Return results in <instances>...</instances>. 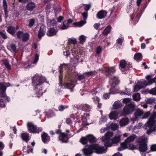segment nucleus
<instances>
[{
	"label": "nucleus",
	"instance_id": "12",
	"mask_svg": "<svg viewBox=\"0 0 156 156\" xmlns=\"http://www.w3.org/2000/svg\"><path fill=\"white\" fill-rule=\"evenodd\" d=\"M80 141L82 144H85L88 142L90 143H94L96 141V139L93 135L89 134L86 137L82 138Z\"/></svg>",
	"mask_w": 156,
	"mask_h": 156
},
{
	"label": "nucleus",
	"instance_id": "16",
	"mask_svg": "<svg viewBox=\"0 0 156 156\" xmlns=\"http://www.w3.org/2000/svg\"><path fill=\"white\" fill-rule=\"evenodd\" d=\"M34 61L31 63L25 66V67L27 69H29L30 68L34 67L36 66L39 59V52L36 51V52L34 54V56L33 57Z\"/></svg>",
	"mask_w": 156,
	"mask_h": 156
},
{
	"label": "nucleus",
	"instance_id": "18",
	"mask_svg": "<svg viewBox=\"0 0 156 156\" xmlns=\"http://www.w3.org/2000/svg\"><path fill=\"white\" fill-rule=\"evenodd\" d=\"M78 115L76 116L73 114L71 115L69 118L66 119V123L69 125H71L73 122L76 118L77 120L79 119V117H78Z\"/></svg>",
	"mask_w": 156,
	"mask_h": 156
},
{
	"label": "nucleus",
	"instance_id": "2",
	"mask_svg": "<svg viewBox=\"0 0 156 156\" xmlns=\"http://www.w3.org/2000/svg\"><path fill=\"white\" fill-rule=\"evenodd\" d=\"M45 77L43 76L41 74H36L32 78V84L33 86H36L35 90L34 91L35 93L34 97L39 98L42 94V87L40 86L45 80Z\"/></svg>",
	"mask_w": 156,
	"mask_h": 156
},
{
	"label": "nucleus",
	"instance_id": "11",
	"mask_svg": "<svg viewBox=\"0 0 156 156\" xmlns=\"http://www.w3.org/2000/svg\"><path fill=\"white\" fill-rule=\"evenodd\" d=\"M77 112L76 114L80 116L81 115L82 112L84 111L86 112H89L91 108L88 105L85 104L77 106Z\"/></svg>",
	"mask_w": 156,
	"mask_h": 156
},
{
	"label": "nucleus",
	"instance_id": "43",
	"mask_svg": "<svg viewBox=\"0 0 156 156\" xmlns=\"http://www.w3.org/2000/svg\"><path fill=\"white\" fill-rule=\"evenodd\" d=\"M69 106L68 105H60L58 107V110L61 112L63 111L65 109L68 108Z\"/></svg>",
	"mask_w": 156,
	"mask_h": 156
},
{
	"label": "nucleus",
	"instance_id": "64",
	"mask_svg": "<svg viewBox=\"0 0 156 156\" xmlns=\"http://www.w3.org/2000/svg\"><path fill=\"white\" fill-rule=\"evenodd\" d=\"M151 150L152 151H156V144L152 145L151 146Z\"/></svg>",
	"mask_w": 156,
	"mask_h": 156
},
{
	"label": "nucleus",
	"instance_id": "58",
	"mask_svg": "<svg viewBox=\"0 0 156 156\" xmlns=\"http://www.w3.org/2000/svg\"><path fill=\"white\" fill-rule=\"evenodd\" d=\"M23 34V32L19 31L17 33V37L19 39L22 38Z\"/></svg>",
	"mask_w": 156,
	"mask_h": 156
},
{
	"label": "nucleus",
	"instance_id": "42",
	"mask_svg": "<svg viewBox=\"0 0 156 156\" xmlns=\"http://www.w3.org/2000/svg\"><path fill=\"white\" fill-rule=\"evenodd\" d=\"M3 63L5 66V67L8 69L10 70L11 69V66L9 64L8 61L6 59H4L2 60Z\"/></svg>",
	"mask_w": 156,
	"mask_h": 156
},
{
	"label": "nucleus",
	"instance_id": "24",
	"mask_svg": "<svg viewBox=\"0 0 156 156\" xmlns=\"http://www.w3.org/2000/svg\"><path fill=\"white\" fill-rule=\"evenodd\" d=\"M119 113L117 111H112L109 114V116L111 119H116L118 118Z\"/></svg>",
	"mask_w": 156,
	"mask_h": 156
},
{
	"label": "nucleus",
	"instance_id": "46",
	"mask_svg": "<svg viewBox=\"0 0 156 156\" xmlns=\"http://www.w3.org/2000/svg\"><path fill=\"white\" fill-rule=\"evenodd\" d=\"M107 117L106 116H102L100 119L99 121V124H102L105 122L107 120Z\"/></svg>",
	"mask_w": 156,
	"mask_h": 156
},
{
	"label": "nucleus",
	"instance_id": "63",
	"mask_svg": "<svg viewBox=\"0 0 156 156\" xmlns=\"http://www.w3.org/2000/svg\"><path fill=\"white\" fill-rule=\"evenodd\" d=\"M2 99L0 98V107L2 108H3L5 106L4 103Z\"/></svg>",
	"mask_w": 156,
	"mask_h": 156
},
{
	"label": "nucleus",
	"instance_id": "41",
	"mask_svg": "<svg viewBox=\"0 0 156 156\" xmlns=\"http://www.w3.org/2000/svg\"><path fill=\"white\" fill-rule=\"evenodd\" d=\"M133 100L136 101H138L140 99V95L139 93H136L133 94Z\"/></svg>",
	"mask_w": 156,
	"mask_h": 156
},
{
	"label": "nucleus",
	"instance_id": "26",
	"mask_svg": "<svg viewBox=\"0 0 156 156\" xmlns=\"http://www.w3.org/2000/svg\"><path fill=\"white\" fill-rule=\"evenodd\" d=\"M45 27L44 26H41L40 27L38 34V37L41 38L45 34Z\"/></svg>",
	"mask_w": 156,
	"mask_h": 156
},
{
	"label": "nucleus",
	"instance_id": "29",
	"mask_svg": "<svg viewBox=\"0 0 156 156\" xmlns=\"http://www.w3.org/2000/svg\"><path fill=\"white\" fill-rule=\"evenodd\" d=\"M27 10L32 11L35 7V5L34 2H31L27 4L26 6Z\"/></svg>",
	"mask_w": 156,
	"mask_h": 156
},
{
	"label": "nucleus",
	"instance_id": "19",
	"mask_svg": "<svg viewBox=\"0 0 156 156\" xmlns=\"http://www.w3.org/2000/svg\"><path fill=\"white\" fill-rule=\"evenodd\" d=\"M42 140L44 144L47 143L50 140V136L47 133L44 132L41 135Z\"/></svg>",
	"mask_w": 156,
	"mask_h": 156
},
{
	"label": "nucleus",
	"instance_id": "30",
	"mask_svg": "<svg viewBox=\"0 0 156 156\" xmlns=\"http://www.w3.org/2000/svg\"><path fill=\"white\" fill-rule=\"evenodd\" d=\"M21 137L23 140L26 142H27L30 139L29 134L26 133H22Z\"/></svg>",
	"mask_w": 156,
	"mask_h": 156
},
{
	"label": "nucleus",
	"instance_id": "49",
	"mask_svg": "<svg viewBox=\"0 0 156 156\" xmlns=\"http://www.w3.org/2000/svg\"><path fill=\"white\" fill-rule=\"evenodd\" d=\"M78 80L83 82L85 80V76L84 75H79L78 76Z\"/></svg>",
	"mask_w": 156,
	"mask_h": 156
},
{
	"label": "nucleus",
	"instance_id": "47",
	"mask_svg": "<svg viewBox=\"0 0 156 156\" xmlns=\"http://www.w3.org/2000/svg\"><path fill=\"white\" fill-rule=\"evenodd\" d=\"M54 115V113L51 110L49 111L47 113H45V116L48 118H50Z\"/></svg>",
	"mask_w": 156,
	"mask_h": 156
},
{
	"label": "nucleus",
	"instance_id": "4",
	"mask_svg": "<svg viewBox=\"0 0 156 156\" xmlns=\"http://www.w3.org/2000/svg\"><path fill=\"white\" fill-rule=\"evenodd\" d=\"M107 147L96 144L89 146L88 148L83 149V151L85 156H90L93 152L98 154L105 153L107 151Z\"/></svg>",
	"mask_w": 156,
	"mask_h": 156
},
{
	"label": "nucleus",
	"instance_id": "54",
	"mask_svg": "<svg viewBox=\"0 0 156 156\" xmlns=\"http://www.w3.org/2000/svg\"><path fill=\"white\" fill-rule=\"evenodd\" d=\"M142 56V54L140 53H138L135 54L134 56V58L135 60H137Z\"/></svg>",
	"mask_w": 156,
	"mask_h": 156
},
{
	"label": "nucleus",
	"instance_id": "60",
	"mask_svg": "<svg viewBox=\"0 0 156 156\" xmlns=\"http://www.w3.org/2000/svg\"><path fill=\"white\" fill-rule=\"evenodd\" d=\"M35 23V20L34 19H31L29 22V26L31 27L33 26Z\"/></svg>",
	"mask_w": 156,
	"mask_h": 156
},
{
	"label": "nucleus",
	"instance_id": "9",
	"mask_svg": "<svg viewBox=\"0 0 156 156\" xmlns=\"http://www.w3.org/2000/svg\"><path fill=\"white\" fill-rule=\"evenodd\" d=\"M135 105L134 102L126 104L124 107L122 115L125 116L131 113L134 110Z\"/></svg>",
	"mask_w": 156,
	"mask_h": 156
},
{
	"label": "nucleus",
	"instance_id": "23",
	"mask_svg": "<svg viewBox=\"0 0 156 156\" xmlns=\"http://www.w3.org/2000/svg\"><path fill=\"white\" fill-rule=\"evenodd\" d=\"M139 87L141 88H144L146 86L149 85L147 82L144 80H141L137 83Z\"/></svg>",
	"mask_w": 156,
	"mask_h": 156
},
{
	"label": "nucleus",
	"instance_id": "21",
	"mask_svg": "<svg viewBox=\"0 0 156 156\" xmlns=\"http://www.w3.org/2000/svg\"><path fill=\"white\" fill-rule=\"evenodd\" d=\"M123 37L122 36H121L120 37H119L117 39L116 41V43L115 45V46H116V48H122V44L123 41Z\"/></svg>",
	"mask_w": 156,
	"mask_h": 156
},
{
	"label": "nucleus",
	"instance_id": "15",
	"mask_svg": "<svg viewBox=\"0 0 156 156\" xmlns=\"http://www.w3.org/2000/svg\"><path fill=\"white\" fill-rule=\"evenodd\" d=\"M56 134L58 135V139L62 143H66L67 142V135L64 133H62L60 129H57L55 131Z\"/></svg>",
	"mask_w": 156,
	"mask_h": 156
},
{
	"label": "nucleus",
	"instance_id": "55",
	"mask_svg": "<svg viewBox=\"0 0 156 156\" xmlns=\"http://www.w3.org/2000/svg\"><path fill=\"white\" fill-rule=\"evenodd\" d=\"M150 115V112L148 111L145 113L142 117V119H146Z\"/></svg>",
	"mask_w": 156,
	"mask_h": 156
},
{
	"label": "nucleus",
	"instance_id": "32",
	"mask_svg": "<svg viewBox=\"0 0 156 156\" xmlns=\"http://www.w3.org/2000/svg\"><path fill=\"white\" fill-rule=\"evenodd\" d=\"M112 27L109 25H108L104 30L102 32V34L105 35H107L111 31Z\"/></svg>",
	"mask_w": 156,
	"mask_h": 156
},
{
	"label": "nucleus",
	"instance_id": "20",
	"mask_svg": "<svg viewBox=\"0 0 156 156\" xmlns=\"http://www.w3.org/2000/svg\"><path fill=\"white\" fill-rule=\"evenodd\" d=\"M27 126L28 131L30 133H34L36 126L31 122H28Z\"/></svg>",
	"mask_w": 156,
	"mask_h": 156
},
{
	"label": "nucleus",
	"instance_id": "5",
	"mask_svg": "<svg viewBox=\"0 0 156 156\" xmlns=\"http://www.w3.org/2000/svg\"><path fill=\"white\" fill-rule=\"evenodd\" d=\"M155 109H156V105L154 106ZM156 112H154L150 116L148 121L144 124V127L145 129H147V133L150 135L156 129L155 123L156 120Z\"/></svg>",
	"mask_w": 156,
	"mask_h": 156
},
{
	"label": "nucleus",
	"instance_id": "39",
	"mask_svg": "<svg viewBox=\"0 0 156 156\" xmlns=\"http://www.w3.org/2000/svg\"><path fill=\"white\" fill-rule=\"evenodd\" d=\"M126 149H128V147L124 142H123L121 144L120 146L118 147V150L119 151H122Z\"/></svg>",
	"mask_w": 156,
	"mask_h": 156
},
{
	"label": "nucleus",
	"instance_id": "52",
	"mask_svg": "<svg viewBox=\"0 0 156 156\" xmlns=\"http://www.w3.org/2000/svg\"><path fill=\"white\" fill-rule=\"evenodd\" d=\"M156 101V99L153 98H147L145 100L146 103L151 104Z\"/></svg>",
	"mask_w": 156,
	"mask_h": 156
},
{
	"label": "nucleus",
	"instance_id": "59",
	"mask_svg": "<svg viewBox=\"0 0 156 156\" xmlns=\"http://www.w3.org/2000/svg\"><path fill=\"white\" fill-rule=\"evenodd\" d=\"M149 92L150 94L156 95V87L151 89Z\"/></svg>",
	"mask_w": 156,
	"mask_h": 156
},
{
	"label": "nucleus",
	"instance_id": "27",
	"mask_svg": "<svg viewBox=\"0 0 156 156\" xmlns=\"http://www.w3.org/2000/svg\"><path fill=\"white\" fill-rule=\"evenodd\" d=\"M3 6L4 9L5 14V17L6 18H7L8 17V11H7V3L6 0H3Z\"/></svg>",
	"mask_w": 156,
	"mask_h": 156
},
{
	"label": "nucleus",
	"instance_id": "34",
	"mask_svg": "<svg viewBox=\"0 0 156 156\" xmlns=\"http://www.w3.org/2000/svg\"><path fill=\"white\" fill-rule=\"evenodd\" d=\"M122 106L121 103L119 101H116L114 103L113 105V107L114 109H117Z\"/></svg>",
	"mask_w": 156,
	"mask_h": 156
},
{
	"label": "nucleus",
	"instance_id": "36",
	"mask_svg": "<svg viewBox=\"0 0 156 156\" xmlns=\"http://www.w3.org/2000/svg\"><path fill=\"white\" fill-rule=\"evenodd\" d=\"M143 114L144 112L142 110L138 108L136 110L134 114L135 116L138 117L142 115Z\"/></svg>",
	"mask_w": 156,
	"mask_h": 156
},
{
	"label": "nucleus",
	"instance_id": "53",
	"mask_svg": "<svg viewBox=\"0 0 156 156\" xmlns=\"http://www.w3.org/2000/svg\"><path fill=\"white\" fill-rule=\"evenodd\" d=\"M111 124V128L113 130H116L118 127V125L116 123H112L110 124Z\"/></svg>",
	"mask_w": 156,
	"mask_h": 156
},
{
	"label": "nucleus",
	"instance_id": "51",
	"mask_svg": "<svg viewBox=\"0 0 156 156\" xmlns=\"http://www.w3.org/2000/svg\"><path fill=\"white\" fill-rule=\"evenodd\" d=\"M69 42L71 43L72 45H74L76 44L77 41L76 38H70L68 39Z\"/></svg>",
	"mask_w": 156,
	"mask_h": 156
},
{
	"label": "nucleus",
	"instance_id": "28",
	"mask_svg": "<svg viewBox=\"0 0 156 156\" xmlns=\"http://www.w3.org/2000/svg\"><path fill=\"white\" fill-rule=\"evenodd\" d=\"M129 120L127 118H125L121 119L119 123L121 126H125L127 125L129 122Z\"/></svg>",
	"mask_w": 156,
	"mask_h": 156
},
{
	"label": "nucleus",
	"instance_id": "38",
	"mask_svg": "<svg viewBox=\"0 0 156 156\" xmlns=\"http://www.w3.org/2000/svg\"><path fill=\"white\" fill-rule=\"evenodd\" d=\"M86 38L87 37L84 35H80L79 38L80 44H82V45L86 41Z\"/></svg>",
	"mask_w": 156,
	"mask_h": 156
},
{
	"label": "nucleus",
	"instance_id": "56",
	"mask_svg": "<svg viewBox=\"0 0 156 156\" xmlns=\"http://www.w3.org/2000/svg\"><path fill=\"white\" fill-rule=\"evenodd\" d=\"M0 37H2L4 39H6L7 38V36L6 35V33L5 32H3L0 31Z\"/></svg>",
	"mask_w": 156,
	"mask_h": 156
},
{
	"label": "nucleus",
	"instance_id": "40",
	"mask_svg": "<svg viewBox=\"0 0 156 156\" xmlns=\"http://www.w3.org/2000/svg\"><path fill=\"white\" fill-rule=\"evenodd\" d=\"M7 31L9 34L12 35L15 33L16 30L14 27L10 26L8 27Z\"/></svg>",
	"mask_w": 156,
	"mask_h": 156
},
{
	"label": "nucleus",
	"instance_id": "1",
	"mask_svg": "<svg viewBox=\"0 0 156 156\" xmlns=\"http://www.w3.org/2000/svg\"><path fill=\"white\" fill-rule=\"evenodd\" d=\"M63 55L71 59L69 64L63 63L59 67V84L63 89H68L71 92L75 87L74 80L78 73L75 72V67L80 60L82 61L80 49H65Z\"/></svg>",
	"mask_w": 156,
	"mask_h": 156
},
{
	"label": "nucleus",
	"instance_id": "45",
	"mask_svg": "<svg viewBox=\"0 0 156 156\" xmlns=\"http://www.w3.org/2000/svg\"><path fill=\"white\" fill-rule=\"evenodd\" d=\"M29 34L27 33H25L23 34L22 39L23 41H26L29 39Z\"/></svg>",
	"mask_w": 156,
	"mask_h": 156
},
{
	"label": "nucleus",
	"instance_id": "6",
	"mask_svg": "<svg viewBox=\"0 0 156 156\" xmlns=\"http://www.w3.org/2000/svg\"><path fill=\"white\" fill-rule=\"evenodd\" d=\"M106 75L109 77V84L111 86H115L119 83L118 78L116 76H113L112 75L115 71L114 67L105 68L103 69Z\"/></svg>",
	"mask_w": 156,
	"mask_h": 156
},
{
	"label": "nucleus",
	"instance_id": "37",
	"mask_svg": "<svg viewBox=\"0 0 156 156\" xmlns=\"http://www.w3.org/2000/svg\"><path fill=\"white\" fill-rule=\"evenodd\" d=\"M152 77L151 75H147L146 76V78L147 80V83L148 85H151L154 83V79H151Z\"/></svg>",
	"mask_w": 156,
	"mask_h": 156
},
{
	"label": "nucleus",
	"instance_id": "8",
	"mask_svg": "<svg viewBox=\"0 0 156 156\" xmlns=\"http://www.w3.org/2000/svg\"><path fill=\"white\" fill-rule=\"evenodd\" d=\"M147 139L144 136L139 137L137 141L140 143L139 150L140 152H145L147 149V145L146 144Z\"/></svg>",
	"mask_w": 156,
	"mask_h": 156
},
{
	"label": "nucleus",
	"instance_id": "14",
	"mask_svg": "<svg viewBox=\"0 0 156 156\" xmlns=\"http://www.w3.org/2000/svg\"><path fill=\"white\" fill-rule=\"evenodd\" d=\"M78 117H79V118L81 119V120H78L77 122L75 123L74 127L76 129H77L76 133H79L81 130L82 127L83 125V123L82 120L83 119L84 120L85 119V118L82 117V115H81L80 116H78Z\"/></svg>",
	"mask_w": 156,
	"mask_h": 156
},
{
	"label": "nucleus",
	"instance_id": "62",
	"mask_svg": "<svg viewBox=\"0 0 156 156\" xmlns=\"http://www.w3.org/2000/svg\"><path fill=\"white\" fill-rule=\"evenodd\" d=\"M94 102L95 103H98L100 100L99 98L97 96H94L92 98Z\"/></svg>",
	"mask_w": 156,
	"mask_h": 156
},
{
	"label": "nucleus",
	"instance_id": "10",
	"mask_svg": "<svg viewBox=\"0 0 156 156\" xmlns=\"http://www.w3.org/2000/svg\"><path fill=\"white\" fill-rule=\"evenodd\" d=\"M9 83H0V95L2 97L5 98V100L8 101H10V99L9 97L6 96L5 91L6 87H9Z\"/></svg>",
	"mask_w": 156,
	"mask_h": 156
},
{
	"label": "nucleus",
	"instance_id": "33",
	"mask_svg": "<svg viewBox=\"0 0 156 156\" xmlns=\"http://www.w3.org/2000/svg\"><path fill=\"white\" fill-rule=\"evenodd\" d=\"M97 73V72L96 71H90L86 72L84 73V75L87 77H89L95 75Z\"/></svg>",
	"mask_w": 156,
	"mask_h": 156
},
{
	"label": "nucleus",
	"instance_id": "17",
	"mask_svg": "<svg viewBox=\"0 0 156 156\" xmlns=\"http://www.w3.org/2000/svg\"><path fill=\"white\" fill-rule=\"evenodd\" d=\"M82 16L83 17L84 20H82L79 22L74 23H73L74 25L81 27L84 25L86 23V20L87 17L88 13L87 11H85L82 14Z\"/></svg>",
	"mask_w": 156,
	"mask_h": 156
},
{
	"label": "nucleus",
	"instance_id": "22",
	"mask_svg": "<svg viewBox=\"0 0 156 156\" xmlns=\"http://www.w3.org/2000/svg\"><path fill=\"white\" fill-rule=\"evenodd\" d=\"M107 12L105 10H101L100 11L97 15V17L99 19L105 18L107 15Z\"/></svg>",
	"mask_w": 156,
	"mask_h": 156
},
{
	"label": "nucleus",
	"instance_id": "57",
	"mask_svg": "<svg viewBox=\"0 0 156 156\" xmlns=\"http://www.w3.org/2000/svg\"><path fill=\"white\" fill-rule=\"evenodd\" d=\"M141 89L137 83V84L134 87L133 91L137 92Z\"/></svg>",
	"mask_w": 156,
	"mask_h": 156
},
{
	"label": "nucleus",
	"instance_id": "35",
	"mask_svg": "<svg viewBox=\"0 0 156 156\" xmlns=\"http://www.w3.org/2000/svg\"><path fill=\"white\" fill-rule=\"evenodd\" d=\"M131 90L129 88H126L125 90H122L120 92V94H122L126 95H129L131 93Z\"/></svg>",
	"mask_w": 156,
	"mask_h": 156
},
{
	"label": "nucleus",
	"instance_id": "7",
	"mask_svg": "<svg viewBox=\"0 0 156 156\" xmlns=\"http://www.w3.org/2000/svg\"><path fill=\"white\" fill-rule=\"evenodd\" d=\"M130 63H127L125 60L122 59L120 61L119 68L123 73L126 74L132 67Z\"/></svg>",
	"mask_w": 156,
	"mask_h": 156
},
{
	"label": "nucleus",
	"instance_id": "3",
	"mask_svg": "<svg viewBox=\"0 0 156 156\" xmlns=\"http://www.w3.org/2000/svg\"><path fill=\"white\" fill-rule=\"evenodd\" d=\"M113 135V133L112 132H107L105 135L102 136L101 140L104 142V145L106 147L112 146L114 144L118 143L120 141L121 136L116 135L111 139Z\"/></svg>",
	"mask_w": 156,
	"mask_h": 156
},
{
	"label": "nucleus",
	"instance_id": "50",
	"mask_svg": "<svg viewBox=\"0 0 156 156\" xmlns=\"http://www.w3.org/2000/svg\"><path fill=\"white\" fill-rule=\"evenodd\" d=\"M66 23V21L63 22V25L62 26H60L59 27V28L60 29L62 30H65L67 29L69 27V25L67 24H66L65 23Z\"/></svg>",
	"mask_w": 156,
	"mask_h": 156
},
{
	"label": "nucleus",
	"instance_id": "31",
	"mask_svg": "<svg viewBox=\"0 0 156 156\" xmlns=\"http://www.w3.org/2000/svg\"><path fill=\"white\" fill-rule=\"evenodd\" d=\"M33 147H31L29 145L27 146V147L25 146L23 147V151L24 152L28 154L30 152L32 153L33 151Z\"/></svg>",
	"mask_w": 156,
	"mask_h": 156
},
{
	"label": "nucleus",
	"instance_id": "13",
	"mask_svg": "<svg viewBox=\"0 0 156 156\" xmlns=\"http://www.w3.org/2000/svg\"><path fill=\"white\" fill-rule=\"evenodd\" d=\"M136 138L135 135H132L127 137L123 142L128 147V149L130 150H133L135 148V147L133 145L130 144V143L133 141Z\"/></svg>",
	"mask_w": 156,
	"mask_h": 156
},
{
	"label": "nucleus",
	"instance_id": "25",
	"mask_svg": "<svg viewBox=\"0 0 156 156\" xmlns=\"http://www.w3.org/2000/svg\"><path fill=\"white\" fill-rule=\"evenodd\" d=\"M57 31L53 27L49 28L47 32V35L49 36H52L55 35Z\"/></svg>",
	"mask_w": 156,
	"mask_h": 156
},
{
	"label": "nucleus",
	"instance_id": "61",
	"mask_svg": "<svg viewBox=\"0 0 156 156\" xmlns=\"http://www.w3.org/2000/svg\"><path fill=\"white\" fill-rule=\"evenodd\" d=\"M35 131L34 133H39L40 132L42 131V128L41 127H36L35 129Z\"/></svg>",
	"mask_w": 156,
	"mask_h": 156
},
{
	"label": "nucleus",
	"instance_id": "44",
	"mask_svg": "<svg viewBox=\"0 0 156 156\" xmlns=\"http://www.w3.org/2000/svg\"><path fill=\"white\" fill-rule=\"evenodd\" d=\"M47 23L48 26H54L56 23V22L54 20H48L47 21Z\"/></svg>",
	"mask_w": 156,
	"mask_h": 156
},
{
	"label": "nucleus",
	"instance_id": "48",
	"mask_svg": "<svg viewBox=\"0 0 156 156\" xmlns=\"http://www.w3.org/2000/svg\"><path fill=\"white\" fill-rule=\"evenodd\" d=\"M115 86H111L112 88L110 89V94H115L116 93H118V91L117 89H116L115 87Z\"/></svg>",
	"mask_w": 156,
	"mask_h": 156
}]
</instances>
